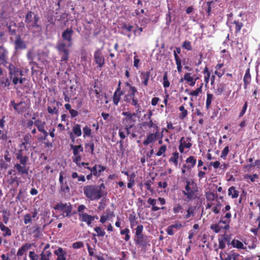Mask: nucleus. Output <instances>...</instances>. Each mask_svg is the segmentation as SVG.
<instances>
[{"mask_svg": "<svg viewBox=\"0 0 260 260\" xmlns=\"http://www.w3.org/2000/svg\"><path fill=\"white\" fill-rule=\"evenodd\" d=\"M31 136L29 134L25 135L22 140V143L20 145L21 148L16 153V158L19 160V163L14 165V168L16 169L17 173L21 175L28 174L29 167L27 166L29 161V157L23 155V150H28L27 145L30 144Z\"/></svg>", "mask_w": 260, "mask_h": 260, "instance_id": "nucleus-1", "label": "nucleus"}, {"mask_svg": "<svg viewBox=\"0 0 260 260\" xmlns=\"http://www.w3.org/2000/svg\"><path fill=\"white\" fill-rule=\"evenodd\" d=\"M125 85L128 87L129 89L123 97V101L126 105L134 107L137 113H140L141 108L139 99L136 95L138 93L137 88L128 82H126Z\"/></svg>", "mask_w": 260, "mask_h": 260, "instance_id": "nucleus-2", "label": "nucleus"}, {"mask_svg": "<svg viewBox=\"0 0 260 260\" xmlns=\"http://www.w3.org/2000/svg\"><path fill=\"white\" fill-rule=\"evenodd\" d=\"M105 186L103 183L97 186L93 184L85 185L83 188L84 196L90 201H97L103 196V190Z\"/></svg>", "mask_w": 260, "mask_h": 260, "instance_id": "nucleus-3", "label": "nucleus"}, {"mask_svg": "<svg viewBox=\"0 0 260 260\" xmlns=\"http://www.w3.org/2000/svg\"><path fill=\"white\" fill-rule=\"evenodd\" d=\"M184 190H182L183 194L188 201L197 199L198 197L199 189L197 183L193 180L187 179L185 181Z\"/></svg>", "mask_w": 260, "mask_h": 260, "instance_id": "nucleus-4", "label": "nucleus"}, {"mask_svg": "<svg viewBox=\"0 0 260 260\" xmlns=\"http://www.w3.org/2000/svg\"><path fill=\"white\" fill-rule=\"evenodd\" d=\"M40 17L37 14L31 11L27 12L25 18V23L26 27L29 29L36 28L38 31L41 30V26L39 24Z\"/></svg>", "mask_w": 260, "mask_h": 260, "instance_id": "nucleus-5", "label": "nucleus"}, {"mask_svg": "<svg viewBox=\"0 0 260 260\" xmlns=\"http://www.w3.org/2000/svg\"><path fill=\"white\" fill-rule=\"evenodd\" d=\"M72 205L70 203H63L60 202L54 207L55 210H57L61 213L63 217H69L72 215Z\"/></svg>", "mask_w": 260, "mask_h": 260, "instance_id": "nucleus-6", "label": "nucleus"}, {"mask_svg": "<svg viewBox=\"0 0 260 260\" xmlns=\"http://www.w3.org/2000/svg\"><path fill=\"white\" fill-rule=\"evenodd\" d=\"M9 106L12 107L15 111L19 114L26 112L29 107L25 101H20L19 103H16L14 100L11 101Z\"/></svg>", "mask_w": 260, "mask_h": 260, "instance_id": "nucleus-7", "label": "nucleus"}, {"mask_svg": "<svg viewBox=\"0 0 260 260\" xmlns=\"http://www.w3.org/2000/svg\"><path fill=\"white\" fill-rule=\"evenodd\" d=\"M34 124L37 127L39 132L43 134V136L38 138V140L40 141H46L47 140V137L49 135V133L45 129V126L46 124L45 121H42L40 119H38L34 121Z\"/></svg>", "mask_w": 260, "mask_h": 260, "instance_id": "nucleus-8", "label": "nucleus"}, {"mask_svg": "<svg viewBox=\"0 0 260 260\" xmlns=\"http://www.w3.org/2000/svg\"><path fill=\"white\" fill-rule=\"evenodd\" d=\"M93 59L97 68L101 69L105 63V58L102 53V48H97L94 52Z\"/></svg>", "mask_w": 260, "mask_h": 260, "instance_id": "nucleus-9", "label": "nucleus"}, {"mask_svg": "<svg viewBox=\"0 0 260 260\" xmlns=\"http://www.w3.org/2000/svg\"><path fill=\"white\" fill-rule=\"evenodd\" d=\"M64 43H60L57 44L56 49L61 56V61H67L69 59V51L66 48Z\"/></svg>", "mask_w": 260, "mask_h": 260, "instance_id": "nucleus-10", "label": "nucleus"}, {"mask_svg": "<svg viewBox=\"0 0 260 260\" xmlns=\"http://www.w3.org/2000/svg\"><path fill=\"white\" fill-rule=\"evenodd\" d=\"M134 242L136 245L139 246V247L144 250L146 249L148 245H150L148 244L149 242L148 237L144 234L135 237Z\"/></svg>", "mask_w": 260, "mask_h": 260, "instance_id": "nucleus-11", "label": "nucleus"}, {"mask_svg": "<svg viewBox=\"0 0 260 260\" xmlns=\"http://www.w3.org/2000/svg\"><path fill=\"white\" fill-rule=\"evenodd\" d=\"M64 172L61 171L59 173V183L60 185V191L63 193H69L70 189L66 180L63 177Z\"/></svg>", "mask_w": 260, "mask_h": 260, "instance_id": "nucleus-12", "label": "nucleus"}, {"mask_svg": "<svg viewBox=\"0 0 260 260\" xmlns=\"http://www.w3.org/2000/svg\"><path fill=\"white\" fill-rule=\"evenodd\" d=\"M74 31L72 28H67L62 33V38L63 41L68 43V46L70 47L72 46V36Z\"/></svg>", "mask_w": 260, "mask_h": 260, "instance_id": "nucleus-13", "label": "nucleus"}, {"mask_svg": "<svg viewBox=\"0 0 260 260\" xmlns=\"http://www.w3.org/2000/svg\"><path fill=\"white\" fill-rule=\"evenodd\" d=\"M10 75V79L13 81V78L14 77L22 76L23 75V71L19 70L15 65L10 63L9 66L7 67Z\"/></svg>", "mask_w": 260, "mask_h": 260, "instance_id": "nucleus-14", "label": "nucleus"}, {"mask_svg": "<svg viewBox=\"0 0 260 260\" xmlns=\"http://www.w3.org/2000/svg\"><path fill=\"white\" fill-rule=\"evenodd\" d=\"M159 137V132L157 131L154 133H149L146 139L143 141V144L145 146H147L149 144L154 142Z\"/></svg>", "mask_w": 260, "mask_h": 260, "instance_id": "nucleus-15", "label": "nucleus"}, {"mask_svg": "<svg viewBox=\"0 0 260 260\" xmlns=\"http://www.w3.org/2000/svg\"><path fill=\"white\" fill-rule=\"evenodd\" d=\"M153 70L151 68L150 71L147 72H140V77L141 79V84L142 86L147 87L148 85V82L150 77V71Z\"/></svg>", "mask_w": 260, "mask_h": 260, "instance_id": "nucleus-16", "label": "nucleus"}, {"mask_svg": "<svg viewBox=\"0 0 260 260\" xmlns=\"http://www.w3.org/2000/svg\"><path fill=\"white\" fill-rule=\"evenodd\" d=\"M27 46L24 41H23L21 37L18 35L16 37V40L14 41V48L16 51L19 50H23L26 49Z\"/></svg>", "mask_w": 260, "mask_h": 260, "instance_id": "nucleus-17", "label": "nucleus"}, {"mask_svg": "<svg viewBox=\"0 0 260 260\" xmlns=\"http://www.w3.org/2000/svg\"><path fill=\"white\" fill-rule=\"evenodd\" d=\"M92 215L88 214L86 213H79V219L80 221L81 222H85L88 226L91 227L92 226Z\"/></svg>", "mask_w": 260, "mask_h": 260, "instance_id": "nucleus-18", "label": "nucleus"}, {"mask_svg": "<svg viewBox=\"0 0 260 260\" xmlns=\"http://www.w3.org/2000/svg\"><path fill=\"white\" fill-rule=\"evenodd\" d=\"M11 84V79L6 75L0 77V91L8 88Z\"/></svg>", "mask_w": 260, "mask_h": 260, "instance_id": "nucleus-19", "label": "nucleus"}, {"mask_svg": "<svg viewBox=\"0 0 260 260\" xmlns=\"http://www.w3.org/2000/svg\"><path fill=\"white\" fill-rule=\"evenodd\" d=\"M185 161L187 165H183V167L189 170L194 167L197 160L193 156H190L186 158Z\"/></svg>", "mask_w": 260, "mask_h": 260, "instance_id": "nucleus-20", "label": "nucleus"}, {"mask_svg": "<svg viewBox=\"0 0 260 260\" xmlns=\"http://www.w3.org/2000/svg\"><path fill=\"white\" fill-rule=\"evenodd\" d=\"M226 85L225 83H218L216 87L214 88V92L216 95H221L225 91Z\"/></svg>", "mask_w": 260, "mask_h": 260, "instance_id": "nucleus-21", "label": "nucleus"}, {"mask_svg": "<svg viewBox=\"0 0 260 260\" xmlns=\"http://www.w3.org/2000/svg\"><path fill=\"white\" fill-rule=\"evenodd\" d=\"M51 106H48L47 107L48 112L50 114H57L58 113V109L57 107L59 106L60 103L54 100L52 102H51Z\"/></svg>", "mask_w": 260, "mask_h": 260, "instance_id": "nucleus-22", "label": "nucleus"}, {"mask_svg": "<svg viewBox=\"0 0 260 260\" xmlns=\"http://www.w3.org/2000/svg\"><path fill=\"white\" fill-rule=\"evenodd\" d=\"M8 55V51L5 49L3 46H0V61L1 62V64L6 66L7 62V57Z\"/></svg>", "mask_w": 260, "mask_h": 260, "instance_id": "nucleus-23", "label": "nucleus"}, {"mask_svg": "<svg viewBox=\"0 0 260 260\" xmlns=\"http://www.w3.org/2000/svg\"><path fill=\"white\" fill-rule=\"evenodd\" d=\"M54 254L57 256L56 260H66L67 253L61 247H59L55 250Z\"/></svg>", "mask_w": 260, "mask_h": 260, "instance_id": "nucleus-24", "label": "nucleus"}, {"mask_svg": "<svg viewBox=\"0 0 260 260\" xmlns=\"http://www.w3.org/2000/svg\"><path fill=\"white\" fill-rule=\"evenodd\" d=\"M251 80V76L250 73V68H248L246 70V72L243 78L244 89L247 88V86L250 84Z\"/></svg>", "mask_w": 260, "mask_h": 260, "instance_id": "nucleus-25", "label": "nucleus"}, {"mask_svg": "<svg viewBox=\"0 0 260 260\" xmlns=\"http://www.w3.org/2000/svg\"><path fill=\"white\" fill-rule=\"evenodd\" d=\"M147 203L152 206V208H151L152 211H157L159 210V209L164 210L165 209V207L164 206L160 208V207H158L155 206L156 204V199L149 198L147 200Z\"/></svg>", "mask_w": 260, "mask_h": 260, "instance_id": "nucleus-26", "label": "nucleus"}, {"mask_svg": "<svg viewBox=\"0 0 260 260\" xmlns=\"http://www.w3.org/2000/svg\"><path fill=\"white\" fill-rule=\"evenodd\" d=\"M31 247V244L26 243L20 248L17 253V256L20 257L22 256Z\"/></svg>", "mask_w": 260, "mask_h": 260, "instance_id": "nucleus-27", "label": "nucleus"}, {"mask_svg": "<svg viewBox=\"0 0 260 260\" xmlns=\"http://www.w3.org/2000/svg\"><path fill=\"white\" fill-rule=\"evenodd\" d=\"M71 149L73 150L74 155H78L79 154V152L83 151V148L82 146L80 144L78 145H74L73 144H70Z\"/></svg>", "mask_w": 260, "mask_h": 260, "instance_id": "nucleus-28", "label": "nucleus"}, {"mask_svg": "<svg viewBox=\"0 0 260 260\" xmlns=\"http://www.w3.org/2000/svg\"><path fill=\"white\" fill-rule=\"evenodd\" d=\"M73 87H70V89H66L63 91V95L64 96V100L66 102H69L70 99L72 97L73 94L72 93Z\"/></svg>", "mask_w": 260, "mask_h": 260, "instance_id": "nucleus-29", "label": "nucleus"}, {"mask_svg": "<svg viewBox=\"0 0 260 260\" xmlns=\"http://www.w3.org/2000/svg\"><path fill=\"white\" fill-rule=\"evenodd\" d=\"M0 229L4 232L3 235L4 237L10 236L12 235L11 230L1 222H0Z\"/></svg>", "mask_w": 260, "mask_h": 260, "instance_id": "nucleus-30", "label": "nucleus"}, {"mask_svg": "<svg viewBox=\"0 0 260 260\" xmlns=\"http://www.w3.org/2000/svg\"><path fill=\"white\" fill-rule=\"evenodd\" d=\"M179 157V154L178 152L176 151L173 153L172 156L169 158V161L172 162L175 166L177 167L178 164V159Z\"/></svg>", "mask_w": 260, "mask_h": 260, "instance_id": "nucleus-31", "label": "nucleus"}, {"mask_svg": "<svg viewBox=\"0 0 260 260\" xmlns=\"http://www.w3.org/2000/svg\"><path fill=\"white\" fill-rule=\"evenodd\" d=\"M94 231L96 232V234H92V237H94L96 236L104 237L106 234V232H105L104 230L99 226H95L94 228Z\"/></svg>", "mask_w": 260, "mask_h": 260, "instance_id": "nucleus-32", "label": "nucleus"}, {"mask_svg": "<svg viewBox=\"0 0 260 260\" xmlns=\"http://www.w3.org/2000/svg\"><path fill=\"white\" fill-rule=\"evenodd\" d=\"M124 92H114L113 96V102L114 105L117 106L121 100V96L123 95Z\"/></svg>", "mask_w": 260, "mask_h": 260, "instance_id": "nucleus-33", "label": "nucleus"}, {"mask_svg": "<svg viewBox=\"0 0 260 260\" xmlns=\"http://www.w3.org/2000/svg\"><path fill=\"white\" fill-rule=\"evenodd\" d=\"M228 195L233 199L237 198L239 196V191L236 189L234 186H231L228 189Z\"/></svg>", "mask_w": 260, "mask_h": 260, "instance_id": "nucleus-34", "label": "nucleus"}, {"mask_svg": "<svg viewBox=\"0 0 260 260\" xmlns=\"http://www.w3.org/2000/svg\"><path fill=\"white\" fill-rule=\"evenodd\" d=\"M85 149L86 152H90L92 154H93L94 144L93 140H91L88 143L85 144Z\"/></svg>", "mask_w": 260, "mask_h": 260, "instance_id": "nucleus-35", "label": "nucleus"}, {"mask_svg": "<svg viewBox=\"0 0 260 260\" xmlns=\"http://www.w3.org/2000/svg\"><path fill=\"white\" fill-rule=\"evenodd\" d=\"M190 141L191 138L190 137H187L186 140H184V137H182L179 141V143H181L182 144L183 147L189 149L192 146V144L190 142Z\"/></svg>", "mask_w": 260, "mask_h": 260, "instance_id": "nucleus-36", "label": "nucleus"}, {"mask_svg": "<svg viewBox=\"0 0 260 260\" xmlns=\"http://www.w3.org/2000/svg\"><path fill=\"white\" fill-rule=\"evenodd\" d=\"M179 110L181 112L179 114V118L181 120H183L187 117L188 115V111L186 109H185L184 105H181L179 107Z\"/></svg>", "mask_w": 260, "mask_h": 260, "instance_id": "nucleus-37", "label": "nucleus"}, {"mask_svg": "<svg viewBox=\"0 0 260 260\" xmlns=\"http://www.w3.org/2000/svg\"><path fill=\"white\" fill-rule=\"evenodd\" d=\"M120 233L121 235H124L125 237L124 238V240L127 242L130 240L131 236L129 235L130 230L128 228H126L124 229L121 230L120 232Z\"/></svg>", "mask_w": 260, "mask_h": 260, "instance_id": "nucleus-38", "label": "nucleus"}, {"mask_svg": "<svg viewBox=\"0 0 260 260\" xmlns=\"http://www.w3.org/2000/svg\"><path fill=\"white\" fill-rule=\"evenodd\" d=\"M231 244L234 247H236L238 249H245V247H244V245L242 243V242H241L238 240H233Z\"/></svg>", "mask_w": 260, "mask_h": 260, "instance_id": "nucleus-39", "label": "nucleus"}, {"mask_svg": "<svg viewBox=\"0 0 260 260\" xmlns=\"http://www.w3.org/2000/svg\"><path fill=\"white\" fill-rule=\"evenodd\" d=\"M73 133L77 137L81 136L82 135L81 125L79 124H76L73 127Z\"/></svg>", "mask_w": 260, "mask_h": 260, "instance_id": "nucleus-40", "label": "nucleus"}, {"mask_svg": "<svg viewBox=\"0 0 260 260\" xmlns=\"http://www.w3.org/2000/svg\"><path fill=\"white\" fill-rule=\"evenodd\" d=\"M135 122V120L132 118H123L122 119V123L124 124V126L126 127V126H132L133 127L134 125Z\"/></svg>", "mask_w": 260, "mask_h": 260, "instance_id": "nucleus-41", "label": "nucleus"}, {"mask_svg": "<svg viewBox=\"0 0 260 260\" xmlns=\"http://www.w3.org/2000/svg\"><path fill=\"white\" fill-rule=\"evenodd\" d=\"M52 253L50 251H43L40 254V260H50Z\"/></svg>", "mask_w": 260, "mask_h": 260, "instance_id": "nucleus-42", "label": "nucleus"}, {"mask_svg": "<svg viewBox=\"0 0 260 260\" xmlns=\"http://www.w3.org/2000/svg\"><path fill=\"white\" fill-rule=\"evenodd\" d=\"M228 240V235H225L223 238L218 239V246L220 249H223L225 247V242Z\"/></svg>", "mask_w": 260, "mask_h": 260, "instance_id": "nucleus-43", "label": "nucleus"}, {"mask_svg": "<svg viewBox=\"0 0 260 260\" xmlns=\"http://www.w3.org/2000/svg\"><path fill=\"white\" fill-rule=\"evenodd\" d=\"M152 115V113H150L148 119H149V121L148 122H145L142 123L143 126H148L149 127H153L157 128L158 126L156 124H153V122L152 120L151 119V116Z\"/></svg>", "mask_w": 260, "mask_h": 260, "instance_id": "nucleus-44", "label": "nucleus"}, {"mask_svg": "<svg viewBox=\"0 0 260 260\" xmlns=\"http://www.w3.org/2000/svg\"><path fill=\"white\" fill-rule=\"evenodd\" d=\"M213 95L211 93H208L207 94V99L206 101V108L208 110L211 106V102L213 100Z\"/></svg>", "mask_w": 260, "mask_h": 260, "instance_id": "nucleus-45", "label": "nucleus"}, {"mask_svg": "<svg viewBox=\"0 0 260 260\" xmlns=\"http://www.w3.org/2000/svg\"><path fill=\"white\" fill-rule=\"evenodd\" d=\"M233 23L235 25V33L239 32L243 26V23L237 20H234Z\"/></svg>", "mask_w": 260, "mask_h": 260, "instance_id": "nucleus-46", "label": "nucleus"}, {"mask_svg": "<svg viewBox=\"0 0 260 260\" xmlns=\"http://www.w3.org/2000/svg\"><path fill=\"white\" fill-rule=\"evenodd\" d=\"M26 80L25 78H22L21 76L20 78H19V76L14 77L13 78L12 82L14 85H16L18 83L22 84Z\"/></svg>", "mask_w": 260, "mask_h": 260, "instance_id": "nucleus-47", "label": "nucleus"}, {"mask_svg": "<svg viewBox=\"0 0 260 260\" xmlns=\"http://www.w3.org/2000/svg\"><path fill=\"white\" fill-rule=\"evenodd\" d=\"M144 230L143 225L142 224L138 225L137 228L135 229V237L141 236L143 234V231Z\"/></svg>", "mask_w": 260, "mask_h": 260, "instance_id": "nucleus-48", "label": "nucleus"}, {"mask_svg": "<svg viewBox=\"0 0 260 260\" xmlns=\"http://www.w3.org/2000/svg\"><path fill=\"white\" fill-rule=\"evenodd\" d=\"M163 86L165 88H168L170 85V81L168 80V76L167 72H165L163 76Z\"/></svg>", "mask_w": 260, "mask_h": 260, "instance_id": "nucleus-49", "label": "nucleus"}, {"mask_svg": "<svg viewBox=\"0 0 260 260\" xmlns=\"http://www.w3.org/2000/svg\"><path fill=\"white\" fill-rule=\"evenodd\" d=\"M34 229H35L34 230V231L32 232V233L35 234L34 237L36 238H40L41 236V228L38 225H36L34 226Z\"/></svg>", "mask_w": 260, "mask_h": 260, "instance_id": "nucleus-50", "label": "nucleus"}, {"mask_svg": "<svg viewBox=\"0 0 260 260\" xmlns=\"http://www.w3.org/2000/svg\"><path fill=\"white\" fill-rule=\"evenodd\" d=\"M222 226H220L219 223L212 224L210 226V229L215 233H218L221 231Z\"/></svg>", "mask_w": 260, "mask_h": 260, "instance_id": "nucleus-51", "label": "nucleus"}, {"mask_svg": "<svg viewBox=\"0 0 260 260\" xmlns=\"http://www.w3.org/2000/svg\"><path fill=\"white\" fill-rule=\"evenodd\" d=\"M167 151V146L166 145H164L161 146L158 150V151L155 153V155L157 156H160L162 154H164Z\"/></svg>", "mask_w": 260, "mask_h": 260, "instance_id": "nucleus-52", "label": "nucleus"}, {"mask_svg": "<svg viewBox=\"0 0 260 260\" xmlns=\"http://www.w3.org/2000/svg\"><path fill=\"white\" fill-rule=\"evenodd\" d=\"M182 47L187 51H190L192 50L191 42L189 41H185L182 45Z\"/></svg>", "mask_w": 260, "mask_h": 260, "instance_id": "nucleus-53", "label": "nucleus"}, {"mask_svg": "<svg viewBox=\"0 0 260 260\" xmlns=\"http://www.w3.org/2000/svg\"><path fill=\"white\" fill-rule=\"evenodd\" d=\"M138 113L136 112L131 113L129 112H123L122 115L125 116L124 118H132L133 117H136Z\"/></svg>", "mask_w": 260, "mask_h": 260, "instance_id": "nucleus-54", "label": "nucleus"}, {"mask_svg": "<svg viewBox=\"0 0 260 260\" xmlns=\"http://www.w3.org/2000/svg\"><path fill=\"white\" fill-rule=\"evenodd\" d=\"M256 167L257 168L260 169V158L257 159L253 163H251L245 166V168H253Z\"/></svg>", "mask_w": 260, "mask_h": 260, "instance_id": "nucleus-55", "label": "nucleus"}, {"mask_svg": "<svg viewBox=\"0 0 260 260\" xmlns=\"http://www.w3.org/2000/svg\"><path fill=\"white\" fill-rule=\"evenodd\" d=\"M191 216H194V210L191 207H189L187 210V214L184 216V218L187 219Z\"/></svg>", "mask_w": 260, "mask_h": 260, "instance_id": "nucleus-56", "label": "nucleus"}, {"mask_svg": "<svg viewBox=\"0 0 260 260\" xmlns=\"http://www.w3.org/2000/svg\"><path fill=\"white\" fill-rule=\"evenodd\" d=\"M83 137H89L91 135V130L90 127L87 126H85L83 128Z\"/></svg>", "mask_w": 260, "mask_h": 260, "instance_id": "nucleus-57", "label": "nucleus"}, {"mask_svg": "<svg viewBox=\"0 0 260 260\" xmlns=\"http://www.w3.org/2000/svg\"><path fill=\"white\" fill-rule=\"evenodd\" d=\"M182 209V206L180 204H177L174 206L173 211L174 213L177 214L180 212H182V211H181Z\"/></svg>", "mask_w": 260, "mask_h": 260, "instance_id": "nucleus-58", "label": "nucleus"}, {"mask_svg": "<svg viewBox=\"0 0 260 260\" xmlns=\"http://www.w3.org/2000/svg\"><path fill=\"white\" fill-rule=\"evenodd\" d=\"M191 74L190 73H186L184 76V80L188 83L194 80L193 77L191 76Z\"/></svg>", "mask_w": 260, "mask_h": 260, "instance_id": "nucleus-59", "label": "nucleus"}, {"mask_svg": "<svg viewBox=\"0 0 260 260\" xmlns=\"http://www.w3.org/2000/svg\"><path fill=\"white\" fill-rule=\"evenodd\" d=\"M121 28L122 29H125L128 32H131L133 28V26L132 25L126 24V23H124L121 25Z\"/></svg>", "mask_w": 260, "mask_h": 260, "instance_id": "nucleus-60", "label": "nucleus"}, {"mask_svg": "<svg viewBox=\"0 0 260 260\" xmlns=\"http://www.w3.org/2000/svg\"><path fill=\"white\" fill-rule=\"evenodd\" d=\"M229 152V147L228 146L224 147L221 152L220 157L222 158L225 159L227 155Z\"/></svg>", "mask_w": 260, "mask_h": 260, "instance_id": "nucleus-61", "label": "nucleus"}, {"mask_svg": "<svg viewBox=\"0 0 260 260\" xmlns=\"http://www.w3.org/2000/svg\"><path fill=\"white\" fill-rule=\"evenodd\" d=\"M75 157H73V161L75 162L77 166L80 167V161L81 160V156L80 155H74Z\"/></svg>", "mask_w": 260, "mask_h": 260, "instance_id": "nucleus-62", "label": "nucleus"}, {"mask_svg": "<svg viewBox=\"0 0 260 260\" xmlns=\"http://www.w3.org/2000/svg\"><path fill=\"white\" fill-rule=\"evenodd\" d=\"M201 92H202V86H201L199 88H197L196 90L191 91L190 93V94L192 96H197Z\"/></svg>", "mask_w": 260, "mask_h": 260, "instance_id": "nucleus-63", "label": "nucleus"}, {"mask_svg": "<svg viewBox=\"0 0 260 260\" xmlns=\"http://www.w3.org/2000/svg\"><path fill=\"white\" fill-rule=\"evenodd\" d=\"M104 214L106 216H108L110 218H111L115 216L114 212L113 210H110V209H107L106 212Z\"/></svg>", "mask_w": 260, "mask_h": 260, "instance_id": "nucleus-64", "label": "nucleus"}]
</instances>
